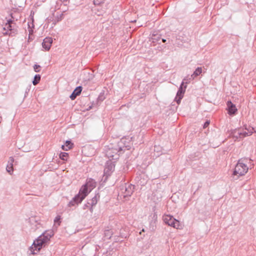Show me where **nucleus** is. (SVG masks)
Instances as JSON below:
<instances>
[{
  "label": "nucleus",
  "instance_id": "obj_1",
  "mask_svg": "<svg viewBox=\"0 0 256 256\" xmlns=\"http://www.w3.org/2000/svg\"><path fill=\"white\" fill-rule=\"evenodd\" d=\"M131 144L130 142H126V139L122 138L114 146H109L106 150V155L112 160H116L120 154L126 150H130Z\"/></svg>",
  "mask_w": 256,
  "mask_h": 256
},
{
  "label": "nucleus",
  "instance_id": "obj_2",
  "mask_svg": "<svg viewBox=\"0 0 256 256\" xmlns=\"http://www.w3.org/2000/svg\"><path fill=\"white\" fill-rule=\"evenodd\" d=\"M54 234L52 230H46L38 238L34 240L30 248V254H36L41 248L49 244L50 238Z\"/></svg>",
  "mask_w": 256,
  "mask_h": 256
},
{
  "label": "nucleus",
  "instance_id": "obj_3",
  "mask_svg": "<svg viewBox=\"0 0 256 256\" xmlns=\"http://www.w3.org/2000/svg\"><path fill=\"white\" fill-rule=\"evenodd\" d=\"M11 18L6 20V22L3 28V30H5L2 32L4 36L8 35L10 36H15L18 34V30L16 24L14 22V18L12 14H10Z\"/></svg>",
  "mask_w": 256,
  "mask_h": 256
},
{
  "label": "nucleus",
  "instance_id": "obj_4",
  "mask_svg": "<svg viewBox=\"0 0 256 256\" xmlns=\"http://www.w3.org/2000/svg\"><path fill=\"white\" fill-rule=\"evenodd\" d=\"M89 192V188L85 184L80 190L79 192L68 204V207L74 206L81 203Z\"/></svg>",
  "mask_w": 256,
  "mask_h": 256
},
{
  "label": "nucleus",
  "instance_id": "obj_5",
  "mask_svg": "<svg viewBox=\"0 0 256 256\" xmlns=\"http://www.w3.org/2000/svg\"><path fill=\"white\" fill-rule=\"evenodd\" d=\"M248 170L247 166L242 162V160H239L233 172L234 179L237 180L239 176L244 175Z\"/></svg>",
  "mask_w": 256,
  "mask_h": 256
},
{
  "label": "nucleus",
  "instance_id": "obj_6",
  "mask_svg": "<svg viewBox=\"0 0 256 256\" xmlns=\"http://www.w3.org/2000/svg\"><path fill=\"white\" fill-rule=\"evenodd\" d=\"M244 128L247 132H240L239 130H235L234 132V136L238 138H242L252 134L254 132H256L254 128L250 126H244Z\"/></svg>",
  "mask_w": 256,
  "mask_h": 256
},
{
  "label": "nucleus",
  "instance_id": "obj_7",
  "mask_svg": "<svg viewBox=\"0 0 256 256\" xmlns=\"http://www.w3.org/2000/svg\"><path fill=\"white\" fill-rule=\"evenodd\" d=\"M162 220L168 226L176 228H179L180 226V222L174 218L170 214H165L163 216Z\"/></svg>",
  "mask_w": 256,
  "mask_h": 256
},
{
  "label": "nucleus",
  "instance_id": "obj_8",
  "mask_svg": "<svg viewBox=\"0 0 256 256\" xmlns=\"http://www.w3.org/2000/svg\"><path fill=\"white\" fill-rule=\"evenodd\" d=\"M135 186L132 184H124V185L120 186V190L123 196L126 198L130 196L134 192Z\"/></svg>",
  "mask_w": 256,
  "mask_h": 256
},
{
  "label": "nucleus",
  "instance_id": "obj_9",
  "mask_svg": "<svg viewBox=\"0 0 256 256\" xmlns=\"http://www.w3.org/2000/svg\"><path fill=\"white\" fill-rule=\"evenodd\" d=\"M115 162H112L111 160L107 161L104 169V174L108 176L114 170Z\"/></svg>",
  "mask_w": 256,
  "mask_h": 256
},
{
  "label": "nucleus",
  "instance_id": "obj_10",
  "mask_svg": "<svg viewBox=\"0 0 256 256\" xmlns=\"http://www.w3.org/2000/svg\"><path fill=\"white\" fill-rule=\"evenodd\" d=\"M186 87L187 86L186 84L184 86L180 84V87L178 88V90L176 93V97L175 98V100L178 104H180L181 102V100L184 97V95Z\"/></svg>",
  "mask_w": 256,
  "mask_h": 256
},
{
  "label": "nucleus",
  "instance_id": "obj_11",
  "mask_svg": "<svg viewBox=\"0 0 256 256\" xmlns=\"http://www.w3.org/2000/svg\"><path fill=\"white\" fill-rule=\"evenodd\" d=\"M52 43V39L51 38L47 37L44 39L42 42V48L46 50H49Z\"/></svg>",
  "mask_w": 256,
  "mask_h": 256
},
{
  "label": "nucleus",
  "instance_id": "obj_12",
  "mask_svg": "<svg viewBox=\"0 0 256 256\" xmlns=\"http://www.w3.org/2000/svg\"><path fill=\"white\" fill-rule=\"evenodd\" d=\"M100 196L98 194H96L94 197H93L92 199L88 200V204L90 206H91L90 207V212H92V206H95L98 200L100 199Z\"/></svg>",
  "mask_w": 256,
  "mask_h": 256
},
{
  "label": "nucleus",
  "instance_id": "obj_13",
  "mask_svg": "<svg viewBox=\"0 0 256 256\" xmlns=\"http://www.w3.org/2000/svg\"><path fill=\"white\" fill-rule=\"evenodd\" d=\"M228 107V113L230 115L234 114L237 112V108L235 105L233 104L230 101H228L227 104Z\"/></svg>",
  "mask_w": 256,
  "mask_h": 256
},
{
  "label": "nucleus",
  "instance_id": "obj_14",
  "mask_svg": "<svg viewBox=\"0 0 256 256\" xmlns=\"http://www.w3.org/2000/svg\"><path fill=\"white\" fill-rule=\"evenodd\" d=\"M85 185L89 188V192H90L96 186V183L94 179L88 178L86 180V182Z\"/></svg>",
  "mask_w": 256,
  "mask_h": 256
},
{
  "label": "nucleus",
  "instance_id": "obj_15",
  "mask_svg": "<svg viewBox=\"0 0 256 256\" xmlns=\"http://www.w3.org/2000/svg\"><path fill=\"white\" fill-rule=\"evenodd\" d=\"M82 90V87L78 86L76 87L70 96L72 100H74L78 96H79Z\"/></svg>",
  "mask_w": 256,
  "mask_h": 256
},
{
  "label": "nucleus",
  "instance_id": "obj_16",
  "mask_svg": "<svg viewBox=\"0 0 256 256\" xmlns=\"http://www.w3.org/2000/svg\"><path fill=\"white\" fill-rule=\"evenodd\" d=\"M73 143L70 140H66L64 145H62V148L63 150L67 151L71 149L73 146Z\"/></svg>",
  "mask_w": 256,
  "mask_h": 256
},
{
  "label": "nucleus",
  "instance_id": "obj_17",
  "mask_svg": "<svg viewBox=\"0 0 256 256\" xmlns=\"http://www.w3.org/2000/svg\"><path fill=\"white\" fill-rule=\"evenodd\" d=\"M202 72V68L198 67L196 68L193 74L191 75L192 79H194L196 76H199Z\"/></svg>",
  "mask_w": 256,
  "mask_h": 256
},
{
  "label": "nucleus",
  "instance_id": "obj_18",
  "mask_svg": "<svg viewBox=\"0 0 256 256\" xmlns=\"http://www.w3.org/2000/svg\"><path fill=\"white\" fill-rule=\"evenodd\" d=\"M112 234L113 233L112 230H106L104 232V236L108 240L110 238Z\"/></svg>",
  "mask_w": 256,
  "mask_h": 256
},
{
  "label": "nucleus",
  "instance_id": "obj_19",
  "mask_svg": "<svg viewBox=\"0 0 256 256\" xmlns=\"http://www.w3.org/2000/svg\"><path fill=\"white\" fill-rule=\"evenodd\" d=\"M40 74H36L34 77V80L32 81V84L34 86L37 85L40 82Z\"/></svg>",
  "mask_w": 256,
  "mask_h": 256
},
{
  "label": "nucleus",
  "instance_id": "obj_20",
  "mask_svg": "<svg viewBox=\"0 0 256 256\" xmlns=\"http://www.w3.org/2000/svg\"><path fill=\"white\" fill-rule=\"evenodd\" d=\"M68 156V153L61 152L60 154L59 157L62 160H66Z\"/></svg>",
  "mask_w": 256,
  "mask_h": 256
},
{
  "label": "nucleus",
  "instance_id": "obj_21",
  "mask_svg": "<svg viewBox=\"0 0 256 256\" xmlns=\"http://www.w3.org/2000/svg\"><path fill=\"white\" fill-rule=\"evenodd\" d=\"M191 80H192V78L191 76H190V78H189L188 77H186L183 79L181 84L184 86V84H188L190 82Z\"/></svg>",
  "mask_w": 256,
  "mask_h": 256
},
{
  "label": "nucleus",
  "instance_id": "obj_22",
  "mask_svg": "<svg viewBox=\"0 0 256 256\" xmlns=\"http://www.w3.org/2000/svg\"><path fill=\"white\" fill-rule=\"evenodd\" d=\"M6 171L10 174H12V172H13V164L10 165V164L8 163L6 168Z\"/></svg>",
  "mask_w": 256,
  "mask_h": 256
},
{
  "label": "nucleus",
  "instance_id": "obj_23",
  "mask_svg": "<svg viewBox=\"0 0 256 256\" xmlns=\"http://www.w3.org/2000/svg\"><path fill=\"white\" fill-rule=\"evenodd\" d=\"M60 219H61L60 216H57L54 220V223L56 224H58V226H60L61 223Z\"/></svg>",
  "mask_w": 256,
  "mask_h": 256
},
{
  "label": "nucleus",
  "instance_id": "obj_24",
  "mask_svg": "<svg viewBox=\"0 0 256 256\" xmlns=\"http://www.w3.org/2000/svg\"><path fill=\"white\" fill-rule=\"evenodd\" d=\"M152 38V42H155L156 41L159 40L160 39V36L159 35L153 34Z\"/></svg>",
  "mask_w": 256,
  "mask_h": 256
},
{
  "label": "nucleus",
  "instance_id": "obj_25",
  "mask_svg": "<svg viewBox=\"0 0 256 256\" xmlns=\"http://www.w3.org/2000/svg\"><path fill=\"white\" fill-rule=\"evenodd\" d=\"M62 17H63L62 14H60L59 16H58L56 18V19L55 20H54V22H53V24H56L57 22L60 21L62 20Z\"/></svg>",
  "mask_w": 256,
  "mask_h": 256
},
{
  "label": "nucleus",
  "instance_id": "obj_26",
  "mask_svg": "<svg viewBox=\"0 0 256 256\" xmlns=\"http://www.w3.org/2000/svg\"><path fill=\"white\" fill-rule=\"evenodd\" d=\"M34 70L35 72H38L40 70V66L38 64H34Z\"/></svg>",
  "mask_w": 256,
  "mask_h": 256
},
{
  "label": "nucleus",
  "instance_id": "obj_27",
  "mask_svg": "<svg viewBox=\"0 0 256 256\" xmlns=\"http://www.w3.org/2000/svg\"><path fill=\"white\" fill-rule=\"evenodd\" d=\"M104 0H94V4L95 5H99L104 2Z\"/></svg>",
  "mask_w": 256,
  "mask_h": 256
},
{
  "label": "nucleus",
  "instance_id": "obj_28",
  "mask_svg": "<svg viewBox=\"0 0 256 256\" xmlns=\"http://www.w3.org/2000/svg\"><path fill=\"white\" fill-rule=\"evenodd\" d=\"M210 124V121H209V120H206V121L204 122V126H203V128H206L209 126Z\"/></svg>",
  "mask_w": 256,
  "mask_h": 256
},
{
  "label": "nucleus",
  "instance_id": "obj_29",
  "mask_svg": "<svg viewBox=\"0 0 256 256\" xmlns=\"http://www.w3.org/2000/svg\"><path fill=\"white\" fill-rule=\"evenodd\" d=\"M90 207H91V206H90L88 204V202L85 204L84 206V209L86 210V208H89L90 210Z\"/></svg>",
  "mask_w": 256,
  "mask_h": 256
},
{
  "label": "nucleus",
  "instance_id": "obj_30",
  "mask_svg": "<svg viewBox=\"0 0 256 256\" xmlns=\"http://www.w3.org/2000/svg\"><path fill=\"white\" fill-rule=\"evenodd\" d=\"M14 162V158L12 157H10V160L8 162V163L10 164V165L13 164Z\"/></svg>",
  "mask_w": 256,
  "mask_h": 256
},
{
  "label": "nucleus",
  "instance_id": "obj_31",
  "mask_svg": "<svg viewBox=\"0 0 256 256\" xmlns=\"http://www.w3.org/2000/svg\"><path fill=\"white\" fill-rule=\"evenodd\" d=\"M32 32H33V30H29V33H30L29 34H32Z\"/></svg>",
  "mask_w": 256,
  "mask_h": 256
},
{
  "label": "nucleus",
  "instance_id": "obj_32",
  "mask_svg": "<svg viewBox=\"0 0 256 256\" xmlns=\"http://www.w3.org/2000/svg\"><path fill=\"white\" fill-rule=\"evenodd\" d=\"M162 42H166V39H164V38H162Z\"/></svg>",
  "mask_w": 256,
  "mask_h": 256
},
{
  "label": "nucleus",
  "instance_id": "obj_33",
  "mask_svg": "<svg viewBox=\"0 0 256 256\" xmlns=\"http://www.w3.org/2000/svg\"><path fill=\"white\" fill-rule=\"evenodd\" d=\"M62 2H66L68 0H60Z\"/></svg>",
  "mask_w": 256,
  "mask_h": 256
},
{
  "label": "nucleus",
  "instance_id": "obj_34",
  "mask_svg": "<svg viewBox=\"0 0 256 256\" xmlns=\"http://www.w3.org/2000/svg\"><path fill=\"white\" fill-rule=\"evenodd\" d=\"M156 146H154V150H156Z\"/></svg>",
  "mask_w": 256,
  "mask_h": 256
}]
</instances>
